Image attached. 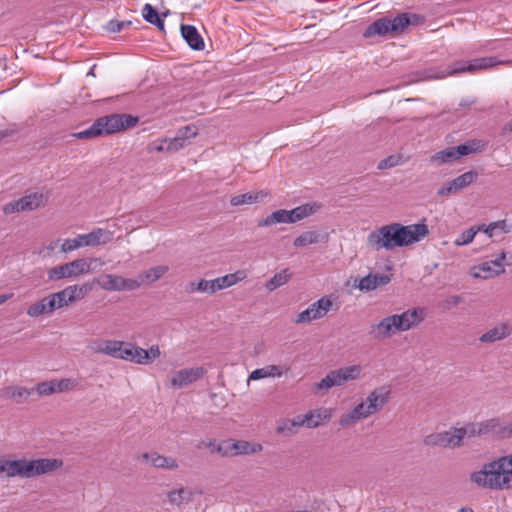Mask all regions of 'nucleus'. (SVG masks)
Segmentation results:
<instances>
[{
	"label": "nucleus",
	"instance_id": "f257e3e1",
	"mask_svg": "<svg viewBox=\"0 0 512 512\" xmlns=\"http://www.w3.org/2000/svg\"><path fill=\"white\" fill-rule=\"evenodd\" d=\"M429 233L424 221L402 225L397 222L383 225L373 230L367 236V246L375 251H392L397 247H406L420 242Z\"/></svg>",
	"mask_w": 512,
	"mask_h": 512
},
{
	"label": "nucleus",
	"instance_id": "f03ea898",
	"mask_svg": "<svg viewBox=\"0 0 512 512\" xmlns=\"http://www.w3.org/2000/svg\"><path fill=\"white\" fill-rule=\"evenodd\" d=\"M469 480L479 488L512 490V453L484 463L470 474Z\"/></svg>",
	"mask_w": 512,
	"mask_h": 512
},
{
	"label": "nucleus",
	"instance_id": "7ed1b4c3",
	"mask_svg": "<svg viewBox=\"0 0 512 512\" xmlns=\"http://www.w3.org/2000/svg\"><path fill=\"white\" fill-rule=\"evenodd\" d=\"M62 465L63 462L59 459L7 460L0 457V475L4 474L8 478H33L56 471L62 467Z\"/></svg>",
	"mask_w": 512,
	"mask_h": 512
},
{
	"label": "nucleus",
	"instance_id": "20e7f679",
	"mask_svg": "<svg viewBox=\"0 0 512 512\" xmlns=\"http://www.w3.org/2000/svg\"><path fill=\"white\" fill-rule=\"evenodd\" d=\"M509 63H512V60H501L498 57L494 56L477 58L471 61H459L456 62L448 71H440L436 69L426 70L424 71L423 79H443L447 76H452L463 72H475L479 70H486L496 65Z\"/></svg>",
	"mask_w": 512,
	"mask_h": 512
},
{
	"label": "nucleus",
	"instance_id": "39448f33",
	"mask_svg": "<svg viewBox=\"0 0 512 512\" xmlns=\"http://www.w3.org/2000/svg\"><path fill=\"white\" fill-rule=\"evenodd\" d=\"M315 212L310 204L300 205L291 210L279 209L261 218L257 222L258 227H271L276 224H292L301 221Z\"/></svg>",
	"mask_w": 512,
	"mask_h": 512
},
{
	"label": "nucleus",
	"instance_id": "423d86ee",
	"mask_svg": "<svg viewBox=\"0 0 512 512\" xmlns=\"http://www.w3.org/2000/svg\"><path fill=\"white\" fill-rule=\"evenodd\" d=\"M248 277L246 269H239L234 273L226 274L212 280L201 279L198 283L192 282L189 292L214 294L217 291L232 287Z\"/></svg>",
	"mask_w": 512,
	"mask_h": 512
},
{
	"label": "nucleus",
	"instance_id": "0eeeda50",
	"mask_svg": "<svg viewBox=\"0 0 512 512\" xmlns=\"http://www.w3.org/2000/svg\"><path fill=\"white\" fill-rule=\"evenodd\" d=\"M113 239V232L97 228L87 234H78L75 238H68L61 243L60 251L72 252L78 248L105 245Z\"/></svg>",
	"mask_w": 512,
	"mask_h": 512
},
{
	"label": "nucleus",
	"instance_id": "6e6552de",
	"mask_svg": "<svg viewBox=\"0 0 512 512\" xmlns=\"http://www.w3.org/2000/svg\"><path fill=\"white\" fill-rule=\"evenodd\" d=\"M97 261L98 259L96 258H78L71 262H67L49 269L47 276L50 281H59L65 278L78 277L93 271V264Z\"/></svg>",
	"mask_w": 512,
	"mask_h": 512
},
{
	"label": "nucleus",
	"instance_id": "1a4fd4ad",
	"mask_svg": "<svg viewBox=\"0 0 512 512\" xmlns=\"http://www.w3.org/2000/svg\"><path fill=\"white\" fill-rule=\"evenodd\" d=\"M337 296L334 294L324 295L311 303L305 310L296 315L293 322L297 325L309 324L313 321L323 319L334 309Z\"/></svg>",
	"mask_w": 512,
	"mask_h": 512
},
{
	"label": "nucleus",
	"instance_id": "9d476101",
	"mask_svg": "<svg viewBox=\"0 0 512 512\" xmlns=\"http://www.w3.org/2000/svg\"><path fill=\"white\" fill-rule=\"evenodd\" d=\"M485 144L482 141L473 140L458 146L448 147L430 157V162L437 166L452 163L462 156L483 151Z\"/></svg>",
	"mask_w": 512,
	"mask_h": 512
},
{
	"label": "nucleus",
	"instance_id": "9b49d317",
	"mask_svg": "<svg viewBox=\"0 0 512 512\" xmlns=\"http://www.w3.org/2000/svg\"><path fill=\"white\" fill-rule=\"evenodd\" d=\"M92 286L89 283L73 284L66 286L64 289L49 294L54 309L60 310L81 301L91 291Z\"/></svg>",
	"mask_w": 512,
	"mask_h": 512
},
{
	"label": "nucleus",
	"instance_id": "f8f14e48",
	"mask_svg": "<svg viewBox=\"0 0 512 512\" xmlns=\"http://www.w3.org/2000/svg\"><path fill=\"white\" fill-rule=\"evenodd\" d=\"M48 201V195L43 192H32L17 200L10 201L2 207L5 215L20 212L33 211L44 206Z\"/></svg>",
	"mask_w": 512,
	"mask_h": 512
},
{
	"label": "nucleus",
	"instance_id": "ddd939ff",
	"mask_svg": "<svg viewBox=\"0 0 512 512\" xmlns=\"http://www.w3.org/2000/svg\"><path fill=\"white\" fill-rule=\"evenodd\" d=\"M137 122V118L130 115L113 114L98 118L96 126H98L102 136L133 127Z\"/></svg>",
	"mask_w": 512,
	"mask_h": 512
},
{
	"label": "nucleus",
	"instance_id": "4468645a",
	"mask_svg": "<svg viewBox=\"0 0 512 512\" xmlns=\"http://www.w3.org/2000/svg\"><path fill=\"white\" fill-rule=\"evenodd\" d=\"M505 258L506 254L502 251L494 260L485 261L479 265L471 267L469 274L471 277L476 279H488L498 276L505 272Z\"/></svg>",
	"mask_w": 512,
	"mask_h": 512
},
{
	"label": "nucleus",
	"instance_id": "2eb2a0df",
	"mask_svg": "<svg viewBox=\"0 0 512 512\" xmlns=\"http://www.w3.org/2000/svg\"><path fill=\"white\" fill-rule=\"evenodd\" d=\"M97 283L105 291H133L141 286L138 279L125 278L116 274H104Z\"/></svg>",
	"mask_w": 512,
	"mask_h": 512
},
{
	"label": "nucleus",
	"instance_id": "dca6fc26",
	"mask_svg": "<svg viewBox=\"0 0 512 512\" xmlns=\"http://www.w3.org/2000/svg\"><path fill=\"white\" fill-rule=\"evenodd\" d=\"M206 374L203 367H189L174 371L171 374L170 384L172 387L181 389L201 379Z\"/></svg>",
	"mask_w": 512,
	"mask_h": 512
},
{
	"label": "nucleus",
	"instance_id": "f3484780",
	"mask_svg": "<svg viewBox=\"0 0 512 512\" xmlns=\"http://www.w3.org/2000/svg\"><path fill=\"white\" fill-rule=\"evenodd\" d=\"M469 437L482 436L487 434H495L504 438V425L497 418L488 419L479 423H469Z\"/></svg>",
	"mask_w": 512,
	"mask_h": 512
},
{
	"label": "nucleus",
	"instance_id": "a211bd4d",
	"mask_svg": "<svg viewBox=\"0 0 512 512\" xmlns=\"http://www.w3.org/2000/svg\"><path fill=\"white\" fill-rule=\"evenodd\" d=\"M332 413L331 409L328 408H318L307 412L301 418V422L291 421L292 426L301 427L305 426L307 428H317L320 425L331 419Z\"/></svg>",
	"mask_w": 512,
	"mask_h": 512
},
{
	"label": "nucleus",
	"instance_id": "6ab92c4d",
	"mask_svg": "<svg viewBox=\"0 0 512 512\" xmlns=\"http://www.w3.org/2000/svg\"><path fill=\"white\" fill-rule=\"evenodd\" d=\"M399 326V331H408L418 326L425 318L426 311L424 308L416 307L408 309L401 314H395Z\"/></svg>",
	"mask_w": 512,
	"mask_h": 512
},
{
	"label": "nucleus",
	"instance_id": "aec40b11",
	"mask_svg": "<svg viewBox=\"0 0 512 512\" xmlns=\"http://www.w3.org/2000/svg\"><path fill=\"white\" fill-rule=\"evenodd\" d=\"M198 134V129L194 125H187L180 128L175 137L169 138L167 149L168 152H176L185 146H187L191 139L196 137Z\"/></svg>",
	"mask_w": 512,
	"mask_h": 512
},
{
	"label": "nucleus",
	"instance_id": "412c9836",
	"mask_svg": "<svg viewBox=\"0 0 512 512\" xmlns=\"http://www.w3.org/2000/svg\"><path fill=\"white\" fill-rule=\"evenodd\" d=\"M390 388L388 386H380L372 390L366 397L365 403L372 414L381 410L389 400Z\"/></svg>",
	"mask_w": 512,
	"mask_h": 512
},
{
	"label": "nucleus",
	"instance_id": "4be33fe9",
	"mask_svg": "<svg viewBox=\"0 0 512 512\" xmlns=\"http://www.w3.org/2000/svg\"><path fill=\"white\" fill-rule=\"evenodd\" d=\"M341 373L338 369L331 370L321 381L314 384L313 391L316 395H325L331 388L344 385Z\"/></svg>",
	"mask_w": 512,
	"mask_h": 512
},
{
	"label": "nucleus",
	"instance_id": "5701e85b",
	"mask_svg": "<svg viewBox=\"0 0 512 512\" xmlns=\"http://www.w3.org/2000/svg\"><path fill=\"white\" fill-rule=\"evenodd\" d=\"M442 447L444 448H456L463 444L465 437H469L468 426L454 427L447 431L441 432Z\"/></svg>",
	"mask_w": 512,
	"mask_h": 512
},
{
	"label": "nucleus",
	"instance_id": "b1692460",
	"mask_svg": "<svg viewBox=\"0 0 512 512\" xmlns=\"http://www.w3.org/2000/svg\"><path fill=\"white\" fill-rule=\"evenodd\" d=\"M400 332L396 315H391L383 318L378 324L373 326L372 333L378 339H386L393 334Z\"/></svg>",
	"mask_w": 512,
	"mask_h": 512
},
{
	"label": "nucleus",
	"instance_id": "393cba45",
	"mask_svg": "<svg viewBox=\"0 0 512 512\" xmlns=\"http://www.w3.org/2000/svg\"><path fill=\"white\" fill-rule=\"evenodd\" d=\"M372 413L370 409L368 408L365 401L359 403L357 406H355L352 410H350L348 413L341 416L339 420V425L342 427H347L356 424L362 419H366L369 416H371Z\"/></svg>",
	"mask_w": 512,
	"mask_h": 512
},
{
	"label": "nucleus",
	"instance_id": "a878e982",
	"mask_svg": "<svg viewBox=\"0 0 512 512\" xmlns=\"http://www.w3.org/2000/svg\"><path fill=\"white\" fill-rule=\"evenodd\" d=\"M290 370L287 365H267L263 368L255 369L248 376L247 383L250 381L260 380L264 378H275L281 377Z\"/></svg>",
	"mask_w": 512,
	"mask_h": 512
},
{
	"label": "nucleus",
	"instance_id": "bb28decb",
	"mask_svg": "<svg viewBox=\"0 0 512 512\" xmlns=\"http://www.w3.org/2000/svg\"><path fill=\"white\" fill-rule=\"evenodd\" d=\"M54 312V305L52 304L49 294L41 298L39 301L31 304L26 310V314L31 318L50 316Z\"/></svg>",
	"mask_w": 512,
	"mask_h": 512
},
{
	"label": "nucleus",
	"instance_id": "cd10ccee",
	"mask_svg": "<svg viewBox=\"0 0 512 512\" xmlns=\"http://www.w3.org/2000/svg\"><path fill=\"white\" fill-rule=\"evenodd\" d=\"M34 391V388L28 389L23 386H7L0 390V396L5 399H10L15 401L16 403H22L26 401L31 393Z\"/></svg>",
	"mask_w": 512,
	"mask_h": 512
},
{
	"label": "nucleus",
	"instance_id": "c85d7f7f",
	"mask_svg": "<svg viewBox=\"0 0 512 512\" xmlns=\"http://www.w3.org/2000/svg\"><path fill=\"white\" fill-rule=\"evenodd\" d=\"M143 458L152 466L156 468H164L168 470H175L178 468V462L172 457L162 456L156 452L145 453Z\"/></svg>",
	"mask_w": 512,
	"mask_h": 512
},
{
	"label": "nucleus",
	"instance_id": "c756f323",
	"mask_svg": "<svg viewBox=\"0 0 512 512\" xmlns=\"http://www.w3.org/2000/svg\"><path fill=\"white\" fill-rule=\"evenodd\" d=\"M511 334V328L508 324H499L491 329H489L487 332L482 334L479 338V340L482 343H493L496 341H500L506 337H508Z\"/></svg>",
	"mask_w": 512,
	"mask_h": 512
},
{
	"label": "nucleus",
	"instance_id": "7c9ffc66",
	"mask_svg": "<svg viewBox=\"0 0 512 512\" xmlns=\"http://www.w3.org/2000/svg\"><path fill=\"white\" fill-rule=\"evenodd\" d=\"M390 33H393L390 24V18L384 17L370 24L366 28L364 36L369 38L373 36H386Z\"/></svg>",
	"mask_w": 512,
	"mask_h": 512
},
{
	"label": "nucleus",
	"instance_id": "2f4dec72",
	"mask_svg": "<svg viewBox=\"0 0 512 512\" xmlns=\"http://www.w3.org/2000/svg\"><path fill=\"white\" fill-rule=\"evenodd\" d=\"M181 34L192 49L202 50L204 48V41L194 26L182 25Z\"/></svg>",
	"mask_w": 512,
	"mask_h": 512
},
{
	"label": "nucleus",
	"instance_id": "473e14b6",
	"mask_svg": "<svg viewBox=\"0 0 512 512\" xmlns=\"http://www.w3.org/2000/svg\"><path fill=\"white\" fill-rule=\"evenodd\" d=\"M390 281L387 275L368 274L360 279L357 287L362 291H371L380 285H385Z\"/></svg>",
	"mask_w": 512,
	"mask_h": 512
},
{
	"label": "nucleus",
	"instance_id": "72a5a7b5",
	"mask_svg": "<svg viewBox=\"0 0 512 512\" xmlns=\"http://www.w3.org/2000/svg\"><path fill=\"white\" fill-rule=\"evenodd\" d=\"M235 457L240 455H252L263 450L262 444L246 440H234Z\"/></svg>",
	"mask_w": 512,
	"mask_h": 512
},
{
	"label": "nucleus",
	"instance_id": "f704fd0d",
	"mask_svg": "<svg viewBox=\"0 0 512 512\" xmlns=\"http://www.w3.org/2000/svg\"><path fill=\"white\" fill-rule=\"evenodd\" d=\"M168 266L167 265H159V266H155V267H152L150 269H147L146 271H143L142 273L139 274L138 278H139V282H141V285L142 284H151L155 281H157L158 279H160L162 276H164V274L168 271Z\"/></svg>",
	"mask_w": 512,
	"mask_h": 512
},
{
	"label": "nucleus",
	"instance_id": "c9c22d12",
	"mask_svg": "<svg viewBox=\"0 0 512 512\" xmlns=\"http://www.w3.org/2000/svg\"><path fill=\"white\" fill-rule=\"evenodd\" d=\"M168 501L175 506H180L184 503H188L193 499V491L188 488H179L169 491L167 494Z\"/></svg>",
	"mask_w": 512,
	"mask_h": 512
},
{
	"label": "nucleus",
	"instance_id": "e433bc0d",
	"mask_svg": "<svg viewBox=\"0 0 512 512\" xmlns=\"http://www.w3.org/2000/svg\"><path fill=\"white\" fill-rule=\"evenodd\" d=\"M267 196V193L260 192H248L241 195H235L231 197L230 204L232 206H241L245 204H252L263 200Z\"/></svg>",
	"mask_w": 512,
	"mask_h": 512
},
{
	"label": "nucleus",
	"instance_id": "4c0bfd02",
	"mask_svg": "<svg viewBox=\"0 0 512 512\" xmlns=\"http://www.w3.org/2000/svg\"><path fill=\"white\" fill-rule=\"evenodd\" d=\"M291 279V273L288 269H283L276 273L266 284L265 287L268 291H274L277 288L287 284Z\"/></svg>",
	"mask_w": 512,
	"mask_h": 512
},
{
	"label": "nucleus",
	"instance_id": "58836bf2",
	"mask_svg": "<svg viewBox=\"0 0 512 512\" xmlns=\"http://www.w3.org/2000/svg\"><path fill=\"white\" fill-rule=\"evenodd\" d=\"M477 176L478 175L475 171H468L452 179L451 183L456 192H458L474 183L477 179Z\"/></svg>",
	"mask_w": 512,
	"mask_h": 512
},
{
	"label": "nucleus",
	"instance_id": "ea45409f",
	"mask_svg": "<svg viewBox=\"0 0 512 512\" xmlns=\"http://www.w3.org/2000/svg\"><path fill=\"white\" fill-rule=\"evenodd\" d=\"M143 18L150 24L155 25L160 30L164 29V20L159 16L154 7L150 4H145L142 9Z\"/></svg>",
	"mask_w": 512,
	"mask_h": 512
},
{
	"label": "nucleus",
	"instance_id": "a19ab883",
	"mask_svg": "<svg viewBox=\"0 0 512 512\" xmlns=\"http://www.w3.org/2000/svg\"><path fill=\"white\" fill-rule=\"evenodd\" d=\"M320 241V234L316 231H305L295 238L293 245L297 248L316 244Z\"/></svg>",
	"mask_w": 512,
	"mask_h": 512
},
{
	"label": "nucleus",
	"instance_id": "79ce46f5",
	"mask_svg": "<svg viewBox=\"0 0 512 512\" xmlns=\"http://www.w3.org/2000/svg\"><path fill=\"white\" fill-rule=\"evenodd\" d=\"M411 17H415V15L409 13H401L394 18H390V24L393 33L402 32L405 28H407L411 24Z\"/></svg>",
	"mask_w": 512,
	"mask_h": 512
},
{
	"label": "nucleus",
	"instance_id": "37998d69",
	"mask_svg": "<svg viewBox=\"0 0 512 512\" xmlns=\"http://www.w3.org/2000/svg\"><path fill=\"white\" fill-rule=\"evenodd\" d=\"M344 383L357 380L361 377L362 366L359 364L349 365L338 368Z\"/></svg>",
	"mask_w": 512,
	"mask_h": 512
},
{
	"label": "nucleus",
	"instance_id": "c03bdc74",
	"mask_svg": "<svg viewBox=\"0 0 512 512\" xmlns=\"http://www.w3.org/2000/svg\"><path fill=\"white\" fill-rule=\"evenodd\" d=\"M160 348L158 345H152L148 350L141 348L138 351V364H149L160 356Z\"/></svg>",
	"mask_w": 512,
	"mask_h": 512
},
{
	"label": "nucleus",
	"instance_id": "a18cd8bd",
	"mask_svg": "<svg viewBox=\"0 0 512 512\" xmlns=\"http://www.w3.org/2000/svg\"><path fill=\"white\" fill-rule=\"evenodd\" d=\"M140 350L141 347L135 346L132 343L123 342L120 359L138 364V351Z\"/></svg>",
	"mask_w": 512,
	"mask_h": 512
},
{
	"label": "nucleus",
	"instance_id": "49530a36",
	"mask_svg": "<svg viewBox=\"0 0 512 512\" xmlns=\"http://www.w3.org/2000/svg\"><path fill=\"white\" fill-rule=\"evenodd\" d=\"M481 229H482V227H477V228L471 227V228L465 230L460 235H458V237L454 241V244L456 246H464V245L470 244L474 240L477 232L480 231Z\"/></svg>",
	"mask_w": 512,
	"mask_h": 512
},
{
	"label": "nucleus",
	"instance_id": "de8ad7c7",
	"mask_svg": "<svg viewBox=\"0 0 512 512\" xmlns=\"http://www.w3.org/2000/svg\"><path fill=\"white\" fill-rule=\"evenodd\" d=\"M123 342L119 340H106L105 355L120 359Z\"/></svg>",
	"mask_w": 512,
	"mask_h": 512
},
{
	"label": "nucleus",
	"instance_id": "09e8293b",
	"mask_svg": "<svg viewBox=\"0 0 512 512\" xmlns=\"http://www.w3.org/2000/svg\"><path fill=\"white\" fill-rule=\"evenodd\" d=\"M54 381H55L56 393H62V392H67V391L73 390L79 385L78 380L73 379V378H63V379L54 380Z\"/></svg>",
	"mask_w": 512,
	"mask_h": 512
},
{
	"label": "nucleus",
	"instance_id": "8fccbe9b",
	"mask_svg": "<svg viewBox=\"0 0 512 512\" xmlns=\"http://www.w3.org/2000/svg\"><path fill=\"white\" fill-rule=\"evenodd\" d=\"M39 396H48L56 393L55 381H43L37 384L35 388Z\"/></svg>",
	"mask_w": 512,
	"mask_h": 512
},
{
	"label": "nucleus",
	"instance_id": "3c124183",
	"mask_svg": "<svg viewBox=\"0 0 512 512\" xmlns=\"http://www.w3.org/2000/svg\"><path fill=\"white\" fill-rule=\"evenodd\" d=\"M73 136L76 138H79V139H90V138L99 137L101 135H100V130H99L98 126H96V121H95L89 128L82 130L80 132H77Z\"/></svg>",
	"mask_w": 512,
	"mask_h": 512
},
{
	"label": "nucleus",
	"instance_id": "603ef678",
	"mask_svg": "<svg viewBox=\"0 0 512 512\" xmlns=\"http://www.w3.org/2000/svg\"><path fill=\"white\" fill-rule=\"evenodd\" d=\"M219 455L222 457H235L234 440L220 441Z\"/></svg>",
	"mask_w": 512,
	"mask_h": 512
},
{
	"label": "nucleus",
	"instance_id": "864d4df0",
	"mask_svg": "<svg viewBox=\"0 0 512 512\" xmlns=\"http://www.w3.org/2000/svg\"><path fill=\"white\" fill-rule=\"evenodd\" d=\"M423 443L426 446H440L442 447L441 432L431 433L424 437Z\"/></svg>",
	"mask_w": 512,
	"mask_h": 512
},
{
	"label": "nucleus",
	"instance_id": "5fc2aeb1",
	"mask_svg": "<svg viewBox=\"0 0 512 512\" xmlns=\"http://www.w3.org/2000/svg\"><path fill=\"white\" fill-rule=\"evenodd\" d=\"M131 24V22L127 21H117V20H111L107 24V31L111 33H118L121 32L125 27H128Z\"/></svg>",
	"mask_w": 512,
	"mask_h": 512
},
{
	"label": "nucleus",
	"instance_id": "6e6d98bb",
	"mask_svg": "<svg viewBox=\"0 0 512 512\" xmlns=\"http://www.w3.org/2000/svg\"><path fill=\"white\" fill-rule=\"evenodd\" d=\"M106 340H93L89 344V349L93 351L94 353L104 354L105 355V348H106Z\"/></svg>",
	"mask_w": 512,
	"mask_h": 512
},
{
	"label": "nucleus",
	"instance_id": "4d7b16f0",
	"mask_svg": "<svg viewBox=\"0 0 512 512\" xmlns=\"http://www.w3.org/2000/svg\"><path fill=\"white\" fill-rule=\"evenodd\" d=\"M452 193H456V190L452 186L451 181L445 183L442 187H440L437 190V195L441 196V197L448 196V195H450Z\"/></svg>",
	"mask_w": 512,
	"mask_h": 512
},
{
	"label": "nucleus",
	"instance_id": "13d9d810",
	"mask_svg": "<svg viewBox=\"0 0 512 512\" xmlns=\"http://www.w3.org/2000/svg\"><path fill=\"white\" fill-rule=\"evenodd\" d=\"M398 164V161L395 157L390 156L386 159H383L378 164V169H387L392 168Z\"/></svg>",
	"mask_w": 512,
	"mask_h": 512
},
{
	"label": "nucleus",
	"instance_id": "bf43d9fd",
	"mask_svg": "<svg viewBox=\"0 0 512 512\" xmlns=\"http://www.w3.org/2000/svg\"><path fill=\"white\" fill-rule=\"evenodd\" d=\"M60 240H54L51 241L48 245L44 246L40 253H42L44 256H50L52 252L55 250V248L59 245Z\"/></svg>",
	"mask_w": 512,
	"mask_h": 512
},
{
	"label": "nucleus",
	"instance_id": "052dcab7",
	"mask_svg": "<svg viewBox=\"0 0 512 512\" xmlns=\"http://www.w3.org/2000/svg\"><path fill=\"white\" fill-rule=\"evenodd\" d=\"M168 141H169V139L166 138V139L160 140L158 142H154L153 149L157 152H163V151L168 152V149H167Z\"/></svg>",
	"mask_w": 512,
	"mask_h": 512
},
{
	"label": "nucleus",
	"instance_id": "680f3d73",
	"mask_svg": "<svg viewBox=\"0 0 512 512\" xmlns=\"http://www.w3.org/2000/svg\"><path fill=\"white\" fill-rule=\"evenodd\" d=\"M208 448H210L211 453H218L219 454V447L220 442H217L215 440H211L206 445Z\"/></svg>",
	"mask_w": 512,
	"mask_h": 512
},
{
	"label": "nucleus",
	"instance_id": "e2e57ef3",
	"mask_svg": "<svg viewBox=\"0 0 512 512\" xmlns=\"http://www.w3.org/2000/svg\"><path fill=\"white\" fill-rule=\"evenodd\" d=\"M497 224L496 223H491L489 224L487 227H484L483 225L481 226L482 229L481 230H484V232L489 236V237H492L493 235V231L494 229L496 228Z\"/></svg>",
	"mask_w": 512,
	"mask_h": 512
},
{
	"label": "nucleus",
	"instance_id": "0e129e2a",
	"mask_svg": "<svg viewBox=\"0 0 512 512\" xmlns=\"http://www.w3.org/2000/svg\"><path fill=\"white\" fill-rule=\"evenodd\" d=\"M14 296L13 293L0 294V305L4 304L6 301L12 299Z\"/></svg>",
	"mask_w": 512,
	"mask_h": 512
},
{
	"label": "nucleus",
	"instance_id": "69168bd1",
	"mask_svg": "<svg viewBox=\"0 0 512 512\" xmlns=\"http://www.w3.org/2000/svg\"><path fill=\"white\" fill-rule=\"evenodd\" d=\"M512 436V422L504 425V438Z\"/></svg>",
	"mask_w": 512,
	"mask_h": 512
},
{
	"label": "nucleus",
	"instance_id": "338daca9",
	"mask_svg": "<svg viewBox=\"0 0 512 512\" xmlns=\"http://www.w3.org/2000/svg\"><path fill=\"white\" fill-rule=\"evenodd\" d=\"M457 512H474V511L469 507H463V508L459 509Z\"/></svg>",
	"mask_w": 512,
	"mask_h": 512
},
{
	"label": "nucleus",
	"instance_id": "774afa93",
	"mask_svg": "<svg viewBox=\"0 0 512 512\" xmlns=\"http://www.w3.org/2000/svg\"><path fill=\"white\" fill-rule=\"evenodd\" d=\"M302 417H303V416H298L297 418L293 419L292 421H295V422H301V418H302Z\"/></svg>",
	"mask_w": 512,
	"mask_h": 512
}]
</instances>
